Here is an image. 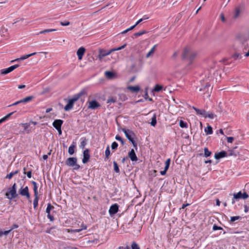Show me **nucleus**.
<instances>
[{"instance_id":"obj_1","label":"nucleus","mask_w":249,"mask_h":249,"mask_svg":"<svg viewBox=\"0 0 249 249\" xmlns=\"http://www.w3.org/2000/svg\"><path fill=\"white\" fill-rule=\"evenodd\" d=\"M196 55V53L192 50L190 48L186 47L184 48L182 54V59L183 60L188 62L187 67L188 69L190 68L189 66L194 62Z\"/></svg>"},{"instance_id":"obj_2","label":"nucleus","mask_w":249,"mask_h":249,"mask_svg":"<svg viewBox=\"0 0 249 249\" xmlns=\"http://www.w3.org/2000/svg\"><path fill=\"white\" fill-rule=\"evenodd\" d=\"M122 131L124 133L127 139L132 143L133 147L137 150V143L134 139L135 138V133L132 131H131L129 129H126L125 128H123Z\"/></svg>"},{"instance_id":"obj_3","label":"nucleus","mask_w":249,"mask_h":249,"mask_svg":"<svg viewBox=\"0 0 249 249\" xmlns=\"http://www.w3.org/2000/svg\"><path fill=\"white\" fill-rule=\"evenodd\" d=\"M5 196L10 200L15 199L18 196V195L17 193V184L16 183H14L11 187L8 188L5 193Z\"/></svg>"},{"instance_id":"obj_4","label":"nucleus","mask_w":249,"mask_h":249,"mask_svg":"<svg viewBox=\"0 0 249 249\" xmlns=\"http://www.w3.org/2000/svg\"><path fill=\"white\" fill-rule=\"evenodd\" d=\"M126 44H124V45H123L121 47H118L117 48H113L108 51H107L104 50H100L99 51V54H98V57L100 59H102V58L105 57L106 56L110 54L113 52L121 50L124 48V47L126 46Z\"/></svg>"},{"instance_id":"obj_5","label":"nucleus","mask_w":249,"mask_h":249,"mask_svg":"<svg viewBox=\"0 0 249 249\" xmlns=\"http://www.w3.org/2000/svg\"><path fill=\"white\" fill-rule=\"evenodd\" d=\"M77 159L76 157H70L66 160L65 164L70 167L73 166V169L77 170L80 168V166L77 164Z\"/></svg>"},{"instance_id":"obj_6","label":"nucleus","mask_w":249,"mask_h":249,"mask_svg":"<svg viewBox=\"0 0 249 249\" xmlns=\"http://www.w3.org/2000/svg\"><path fill=\"white\" fill-rule=\"evenodd\" d=\"M210 84L209 83H207L205 86H204L203 88H199V91L202 92L201 93L202 95H203L204 96H206L209 97L210 96L211 90H210Z\"/></svg>"},{"instance_id":"obj_7","label":"nucleus","mask_w":249,"mask_h":249,"mask_svg":"<svg viewBox=\"0 0 249 249\" xmlns=\"http://www.w3.org/2000/svg\"><path fill=\"white\" fill-rule=\"evenodd\" d=\"M18 193L22 196H25L28 199L30 198V194L29 192V188L27 186L25 187L22 186L18 190Z\"/></svg>"},{"instance_id":"obj_8","label":"nucleus","mask_w":249,"mask_h":249,"mask_svg":"<svg viewBox=\"0 0 249 249\" xmlns=\"http://www.w3.org/2000/svg\"><path fill=\"white\" fill-rule=\"evenodd\" d=\"M119 207V206L117 203H115L110 207L108 212L111 216H112L118 212Z\"/></svg>"},{"instance_id":"obj_9","label":"nucleus","mask_w":249,"mask_h":249,"mask_svg":"<svg viewBox=\"0 0 249 249\" xmlns=\"http://www.w3.org/2000/svg\"><path fill=\"white\" fill-rule=\"evenodd\" d=\"M89 149H86L84 150L83 153V158L82 159V162L84 164L87 163L89 160L90 159V154H89Z\"/></svg>"},{"instance_id":"obj_10","label":"nucleus","mask_w":249,"mask_h":249,"mask_svg":"<svg viewBox=\"0 0 249 249\" xmlns=\"http://www.w3.org/2000/svg\"><path fill=\"white\" fill-rule=\"evenodd\" d=\"M100 107V104L95 100L89 102L88 108L91 109H95Z\"/></svg>"},{"instance_id":"obj_11","label":"nucleus","mask_w":249,"mask_h":249,"mask_svg":"<svg viewBox=\"0 0 249 249\" xmlns=\"http://www.w3.org/2000/svg\"><path fill=\"white\" fill-rule=\"evenodd\" d=\"M86 94V90L85 89H83L78 93L75 94L71 99L75 102L77 101L82 95Z\"/></svg>"},{"instance_id":"obj_12","label":"nucleus","mask_w":249,"mask_h":249,"mask_svg":"<svg viewBox=\"0 0 249 249\" xmlns=\"http://www.w3.org/2000/svg\"><path fill=\"white\" fill-rule=\"evenodd\" d=\"M128 156L132 161H136L138 160V158L133 149L128 152Z\"/></svg>"},{"instance_id":"obj_13","label":"nucleus","mask_w":249,"mask_h":249,"mask_svg":"<svg viewBox=\"0 0 249 249\" xmlns=\"http://www.w3.org/2000/svg\"><path fill=\"white\" fill-rule=\"evenodd\" d=\"M63 121L61 119L55 120L53 123V126L55 128L57 129L61 128L62 125L63 124Z\"/></svg>"},{"instance_id":"obj_14","label":"nucleus","mask_w":249,"mask_h":249,"mask_svg":"<svg viewBox=\"0 0 249 249\" xmlns=\"http://www.w3.org/2000/svg\"><path fill=\"white\" fill-rule=\"evenodd\" d=\"M227 156V153L225 151H222L214 154V158L216 160H219Z\"/></svg>"},{"instance_id":"obj_15","label":"nucleus","mask_w":249,"mask_h":249,"mask_svg":"<svg viewBox=\"0 0 249 249\" xmlns=\"http://www.w3.org/2000/svg\"><path fill=\"white\" fill-rule=\"evenodd\" d=\"M74 102L71 99L68 100L67 104L64 107L65 111H69L73 107Z\"/></svg>"},{"instance_id":"obj_16","label":"nucleus","mask_w":249,"mask_h":249,"mask_svg":"<svg viewBox=\"0 0 249 249\" xmlns=\"http://www.w3.org/2000/svg\"><path fill=\"white\" fill-rule=\"evenodd\" d=\"M86 51L85 48L81 47L77 51V55L79 60H81Z\"/></svg>"},{"instance_id":"obj_17","label":"nucleus","mask_w":249,"mask_h":249,"mask_svg":"<svg viewBox=\"0 0 249 249\" xmlns=\"http://www.w3.org/2000/svg\"><path fill=\"white\" fill-rule=\"evenodd\" d=\"M193 108L196 111L197 115H202L204 117L206 115V111L204 109H200L195 107H193Z\"/></svg>"},{"instance_id":"obj_18","label":"nucleus","mask_w":249,"mask_h":249,"mask_svg":"<svg viewBox=\"0 0 249 249\" xmlns=\"http://www.w3.org/2000/svg\"><path fill=\"white\" fill-rule=\"evenodd\" d=\"M163 89V87L162 85L159 84L155 85L153 89L152 90V92H159L161 91Z\"/></svg>"},{"instance_id":"obj_19","label":"nucleus","mask_w":249,"mask_h":249,"mask_svg":"<svg viewBox=\"0 0 249 249\" xmlns=\"http://www.w3.org/2000/svg\"><path fill=\"white\" fill-rule=\"evenodd\" d=\"M127 89L132 92H138L140 90V88L139 86H128Z\"/></svg>"},{"instance_id":"obj_20","label":"nucleus","mask_w":249,"mask_h":249,"mask_svg":"<svg viewBox=\"0 0 249 249\" xmlns=\"http://www.w3.org/2000/svg\"><path fill=\"white\" fill-rule=\"evenodd\" d=\"M242 198V192L239 191L236 194H233V197L232 199V204H233L235 203L234 199H239Z\"/></svg>"},{"instance_id":"obj_21","label":"nucleus","mask_w":249,"mask_h":249,"mask_svg":"<svg viewBox=\"0 0 249 249\" xmlns=\"http://www.w3.org/2000/svg\"><path fill=\"white\" fill-rule=\"evenodd\" d=\"M82 140L80 143V147L82 149H84L85 147V146L87 144V141L88 140L86 139V137H83L81 139Z\"/></svg>"},{"instance_id":"obj_22","label":"nucleus","mask_w":249,"mask_h":249,"mask_svg":"<svg viewBox=\"0 0 249 249\" xmlns=\"http://www.w3.org/2000/svg\"><path fill=\"white\" fill-rule=\"evenodd\" d=\"M12 71H13V70H12L11 67L10 66V67H9L8 68L1 69L0 70V73L1 74H6L10 73V72H11Z\"/></svg>"},{"instance_id":"obj_23","label":"nucleus","mask_w":249,"mask_h":249,"mask_svg":"<svg viewBox=\"0 0 249 249\" xmlns=\"http://www.w3.org/2000/svg\"><path fill=\"white\" fill-rule=\"evenodd\" d=\"M33 98H34V96H27V97L20 100V101L21 103H25L31 101Z\"/></svg>"},{"instance_id":"obj_24","label":"nucleus","mask_w":249,"mask_h":249,"mask_svg":"<svg viewBox=\"0 0 249 249\" xmlns=\"http://www.w3.org/2000/svg\"><path fill=\"white\" fill-rule=\"evenodd\" d=\"M19 172V170H17L14 172H12L10 173L9 174L7 175V176L5 177L6 178H8L9 179H10L12 178L15 175L18 174Z\"/></svg>"},{"instance_id":"obj_25","label":"nucleus","mask_w":249,"mask_h":249,"mask_svg":"<svg viewBox=\"0 0 249 249\" xmlns=\"http://www.w3.org/2000/svg\"><path fill=\"white\" fill-rule=\"evenodd\" d=\"M157 45L156 44L151 48L150 51L146 55V58L149 57L151 56V54L154 53L155 51V49H156V48L157 47Z\"/></svg>"},{"instance_id":"obj_26","label":"nucleus","mask_w":249,"mask_h":249,"mask_svg":"<svg viewBox=\"0 0 249 249\" xmlns=\"http://www.w3.org/2000/svg\"><path fill=\"white\" fill-rule=\"evenodd\" d=\"M75 145L74 144H71L69 148V149H68V152H69V154L71 155H72L74 154V149H75Z\"/></svg>"},{"instance_id":"obj_27","label":"nucleus","mask_w":249,"mask_h":249,"mask_svg":"<svg viewBox=\"0 0 249 249\" xmlns=\"http://www.w3.org/2000/svg\"><path fill=\"white\" fill-rule=\"evenodd\" d=\"M205 132L207 134H212L213 132V128L211 126L208 125L205 128Z\"/></svg>"},{"instance_id":"obj_28","label":"nucleus","mask_w":249,"mask_h":249,"mask_svg":"<svg viewBox=\"0 0 249 249\" xmlns=\"http://www.w3.org/2000/svg\"><path fill=\"white\" fill-rule=\"evenodd\" d=\"M21 125L24 126V130L26 132V133H29L31 132V130L28 128L29 126L30 125V123L22 124Z\"/></svg>"},{"instance_id":"obj_29","label":"nucleus","mask_w":249,"mask_h":249,"mask_svg":"<svg viewBox=\"0 0 249 249\" xmlns=\"http://www.w3.org/2000/svg\"><path fill=\"white\" fill-rule=\"evenodd\" d=\"M204 156L206 158L210 157L212 154V152L209 150V149L207 147H205L204 148Z\"/></svg>"},{"instance_id":"obj_30","label":"nucleus","mask_w":249,"mask_h":249,"mask_svg":"<svg viewBox=\"0 0 249 249\" xmlns=\"http://www.w3.org/2000/svg\"><path fill=\"white\" fill-rule=\"evenodd\" d=\"M146 33H147V31L146 30H142L134 34L133 36L135 37H137L138 36H142Z\"/></svg>"},{"instance_id":"obj_31","label":"nucleus","mask_w":249,"mask_h":249,"mask_svg":"<svg viewBox=\"0 0 249 249\" xmlns=\"http://www.w3.org/2000/svg\"><path fill=\"white\" fill-rule=\"evenodd\" d=\"M36 53H37L35 52V53H30V54L24 55H23V56H21L19 58V59H20L21 60H24V59H26L29 58L30 56H32L33 55H34L36 54Z\"/></svg>"},{"instance_id":"obj_32","label":"nucleus","mask_w":249,"mask_h":249,"mask_svg":"<svg viewBox=\"0 0 249 249\" xmlns=\"http://www.w3.org/2000/svg\"><path fill=\"white\" fill-rule=\"evenodd\" d=\"M150 124L152 126H155L157 124L156 115L154 114L151 118Z\"/></svg>"},{"instance_id":"obj_33","label":"nucleus","mask_w":249,"mask_h":249,"mask_svg":"<svg viewBox=\"0 0 249 249\" xmlns=\"http://www.w3.org/2000/svg\"><path fill=\"white\" fill-rule=\"evenodd\" d=\"M39 197L38 196H35V198L33 201L34 208L36 209L38 206Z\"/></svg>"},{"instance_id":"obj_34","label":"nucleus","mask_w":249,"mask_h":249,"mask_svg":"<svg viewBox=\"0 0 249 249\" xmlns=\"http://www.w3.org/2000/svg\"><path fill=\"white\" fill-rule=\"evenodd\" d=\"M215 117H216V115L212 112H210V113L206 112V116H204V118H209L210 119H213Z\"/></svg>"},{"instance_id":"obj_35","label":"nucleus","mask_w":249,"mask_h":249,"mask_svg":"<svg viewBox=\"0 0 249 249\" xmlns=\"http://www.w3.org/2000/svg\"><path fill=\"white\" fill-rule=\"evenodd\" d=\"M179 126L181 128H187L188 124L186 122H184L182 120H180L179 122Z\"/></svg>"},{"instance_id":"obj_36","label":"nucleus","mask_w":249,"mask_h":249,"mask_svg":"<svg viewBox=\"0 0 249 249\" xmlns=\"http://www.w3.org/2000/svg\"><path fill=\"white\" fill-rule=\"evenodd\" d=\"M240 13V8L239 7H236L235 9V13L234 15V18H236L238 17L239 14Z\"/></svg>"},{"instance_id":"obj_37","label":"nucleus","mask_w":249,"mask_h":249,"mask_svg":"<svg viewBox=\"0 0 249 249\" xmlns=\"http://www.w3.org/2000/svg\"><path fill=\"white\" fill-rule=\"evenodd\" d=\"M113 163V166H114V170L115 171V172L117 173H120V169H119V166H118L117 162L115 161H114Z\"/></svg>"},{"instance_id":"obj_38","label":"nucleus","mask_w":249,"mask_h":249,"mask_svg":"<svg viewBox=\"0 0 249 249\" xmlns=\"http://www.w3.org/2000/svg\"><path fill=\"white\" fill-rule=\"evenodd\" d=\"M232 57L235 59H241L242 58V54L240 53H235L232 54Z\"/></svg>"},{"instance_id":"obj_39","label":"nucleus","mask_w":249,"mask_h":249,"mask_svg":"<svg viewBox=\"0 0 249 249\" xmlns=\"http://www.w3.org/2000/svg\"><path fill=\"white\" fill-rule=\"evenodd\" d=\"M54 208V207L52 206L50 203H48L46 210V212L47 214L51 213V211Z\"/></svg>"},{"instance_id":"obj_40","label":"nucleus","mask_w":249,"mask_h":249,"mask_svg":"<svg viewBox=\"0 0 249 249\" xmlns=\"http://www.w3.org/2000/svg\"><path fill=\"white\" fill-rule=\"evenodd\" d=\"M105 75L108 78H111L114 76V73L110 71H107L105 72Z\"/></svg>"},{"instance_id":"obj_41","label":"nucleus","mask_w":249,"mask_h":249,"mask_svg":"<svg viewBox=\"0 0 249 249\" xmlns=\"http://www.w3.org/2000/svg\"><path fill=\"white\" fill-rule=\"evenodd\" d=\"M56 29H45L44 30H42V31H41L39 34H45V33H49V32H53V31H56Z\"/></svg>"},{"instance_id":"obj_42","label":"nucleus","mask_w":249,"mask_h":249,"mask_svg":"<svg viewBox=\"0 0 249 249\" xmlns=\"http://www.w3.org/2000/svg\"><path fill=\"white\" fill-rule=\"evenodd\" d=\"M110 154V150H109V145H108L107 147L106 151H105L106 158V159H108V157H109Z\"/></svg>"},{"instance_id":"obj_43","label":"nucleus","mask_w":249,"mask_h":249,"mask_svg":"<svg viewBox=\"0 0 249 249\" xmlns=\"http://www.w3.org/2000/svg\"><path fill=\"white\" fill-rule=\"evenodd\" d=\"M115 139L121 142V144L123 145L124 144V141L122 138L118 135H117L115 137Z\"/></svg>"},{"instance_id":"obj_44","label":"nucleus","mask_w":249,"mask_h":249,"mask_svg":"<svg viewBox=\"0 0 249 249\" xmlns=\"http://www.w3.org/2000/svg\"><path fill=\"white\" fill-rule=\"evenodd\" d=\"M87 229V226L85 225L84 224H82L81 225V229H75L73 230L74 232H79L83 230H85Z\"/></svg>"},{"instance_id":"obj_45","label":"nucleus","mask_w":249,"mask_h":249,"mask_svg":"<svg viewBox=\"0 0 249 249\" xmlns=\"http://www.w3.org/2000/svg\"><path fill=\"white\" fill-rule=\"evenodd\" d=\"M241 218H242V217L241 216H231V217L230 221L231 222H233L235 220H238V219H240Z\"/></svg>"},{"instance_id":"obj_46","label":"nucleus","mask_w":249,"mask_h":249,"mask_svg":"<svg viewBox=\"0 0 249 249\" xmlns=\"http://www.w3.org/2000/svg\"><path fill=\"white\" fill-rule=\"evenodd\" d=\"M131 249H140V247L139 245L135 242H132L131 244Z\"/></svg>"},{"instance_id":"obj_47","label":"nucleus","mask_w":249,"mask_h":249,"mask_svg":"<svg viewBox=\"0 0 249 249\" xmlns=\"http://www.w3.org/2000/svg\"><path fill=\"white\" fill-rule=\"evenodd\" d=\"M118 146V144L117 142H114L112 143L111 144V148L112 150H115L117 148Z\"/></svg>"},{"instance_id":"obj_48","label":"nucleus","mask_w":249,"mask_h":249,"mask_svg":"<svg viewBox=\"0 0 249 249\" xmlns=\"http://www.w3.org/2000/svg\"><path fill=\"white\" fill-rule=\"evenodd\" d=\"M11 230L5 231H0V237H1L3 235H7L10 232Z\"/></svg>"},{"instance_id":"obj_49","label":"nucleus","mask_w":249,"mask_h":249,"mask_svg":"<svg viewBox=\"0 0 249 249\" xmlns=\"http://www.w3.org/2000/svg\"><path fill=\"white\" fill-rule=\"evenodd\" d=\"M213 231L222 230H223V228L222 227H220V226H218L216 224H214L213 226Z\"/></svg>"},{"instance_id":"obj_50","label":"nucleus","mask_w":249,"mask_h":249,"mask_svg":"<svg viewBox=\"0 0 249 249\" xmlns=\"http://www.w3.org/2000/svg\"><path fill=\"white\" fill-rule=\"evenodd\" d=\"M239 152H235L234 150H231L230 151V153L229 154V156L234 155V156H237L238 155Z\"/></svg>"},{"instance_id":"obj_51","label":"nucleus","mask_w":249,"mask_h":249,"mask_svg":"<svg viewBox=\"0 0 249 249\" xmlns=\"http://www.w3.org/2000/svg\"><path fill=\"white\" fill-rule=\"evenodd\" d=\"M33 190L34 192V196H38V193L37 191V186H36L33 187Z\"/></svg>"},{"instance_id":"obj_52","label":"nucleus","mask_w":249,"mask_h":249,"mask_svg":"<svg viewBox=\"0 0 249 249\" xmlns=\"http://www.w3.org/2000/svg\"><path fill=\"white\" fill-rule=\"evenodd\" d=\"M116 102V99L113 97L109 98L107 101V103H115Z\"/></svg>"},{"instance_id":"obj_53","label":"nucleus","mask_w":249,"mask_h":249,"mask_svg":"<svg viewBox=\"0 0 249 249\" xmlns=\"http://www.w3.org/2000/svg\"><path fill=\"white\" fill-rule=\"evenodd\" d=\"M249 196L246 192L242 193V198L243 199H246L249 197Z\"/></svg>"},{"instance_id":"obj_54","label":"nucleus","mask_w":249,"mask_h":249,"mask_svg":"<svg viewBox=\"0 0 249 249\" xmlns=\"http://www.w3.org/2000/svg\"><path fill=\"white\" fill-rule=\"evenodd\" d=\"M60 24L62 25V26H68L70 24V22L68 21H61L60 22Z\"/></svg>"},{"instance_id":"obj_55","label":"nucleus","mask_w":249,"mask_h":249,"mask_svg":"<svg viewBox=\"0 0 249 249\" xmlns=\"http://www.w3.org/2000/svg\"><path fill=\"white\" fill-rule=\"evenodd\" d=\"M47 217L51 221H53L54 220L53 216L51 214V213L47 214Z\"/></svg>"},{"instance_id":"obj_56","label":"nucleus","mask_w":249,"mask_h":249,"mask_svg":"<svg viewBox=\"0 0 249 249\" xmlns=\"http://www.w3.org/2000/svg\"><path fill=\"white\" fill-rule=\"evenodd\" d=\"M16 112V111H13V112H12L11 113L7 114L6 116H4V118L7 120L9 117H10Z\"/></svg>"},{"instance_id":"obj_57","label":"nucleus","mask_w":249,"mask_h":249,"mask_svg":"<svg viewBox=\"0 0 249 249\" xmlns=\"http://www.w3.org/2000/svg\"><path fill=\"white\" fill-rule=\"evenodd\" d=\"M26 175L28 178H31L32 175V170H30V171L27 172Z\"/></svg>"},{"instance_id":"obj_58","label":"nucleus","mask_w":249,"mask_h":249,"mask_svg":"<svg viewBox=\"0 0 249 249\" xmlns=\"http://www.w3.org/2000/svg\"><path fill=\"white\" fill-rule=\"evenodd\" d=\"M233 140H234V138L232 137H227L228 142L231 143L233 142Z\"/></svg>"},{"instance_id":"obj_59","label":"nucleus","mask_w":249,"mask_h":249,"mask_svg":"<svg viewBox=\"0 0 249 249\" xmlns=\"http://www.w3.org/2000/svg\"><path fill=\"white\" fill-rule=\"evenodd\" d=\"M20 103H21V102H20V101L19 100V101L16 102L15 103H13V104H12L11 105H9L8 107H12V106H16V105H18L19 104H20Z\"/></svg>"},{"instance_id":"obj_60","label":"nucleus","mask_w":249,"mask_h":249,"mask_svg":"<svg viewBox=\"0 0 249 249\" xmlns=\"http://www.w3.org/2000/svg\"><path fill=\"white\" fill-rule=\"evenodd\" d=\"M18 225H17V224H13L12 226V227H11V229H10V230H11V231L13 229L18 228Z\"/></svg>"},{"instance_id":"obj_61","label":"nucleus","mask_w":249,"mask_h":249,"mask_svg":"<svg viewBox=\"0 0 249 249\" xmlns=\"http://www.w3.org/2000/svg\"><path fill=\"white\" fill-rule=\"evenodd\" d=\"M220 17L222 21L224 22L225 21V18L224 14H221Z\"/></svg>"},{"instance_id":"obj_62","label":"nucleus","mask_w":249,"mask_h":249,"mask_svg":"<svg viewBox=\"0 0 249 249\" xmlns=\"http://www.w3.org/2000/svg\"><path fill=\"white\" fill-rule=\"evenodd\" d=\"M170 161H171V160H170V159H168L166 160V161H165V165H167V166H170Z\"/></svg>"},{"instance_id":"obj_63","label":"nucleus","mask_w":249,"mask_h":249,"mask_svg":"<svg viewBox=\"0 0 249 249\" xmlns=\"http://www.w3.org/2000/svg\"><path fill=\"white\" fill-rule=\"evenodd\" d=\"M249 207L247 205H244V212L245 213H247L249 212Z\"/></svg>"},{"instance_id":"obj_64","label":"nucleus","mask_w":249,"mask_h":249,"mask_svg":"<svg viewBox=\"0 0 249 249\" xmlns=\"http://www.w3.org/2000/svg\"><path fill=\"white\" fill-rule=\"evenodd\" d=\"M19 66V65L18 64H16V65L11 66V67L13 71H14L15 69H16L17 68H18Z\"/></svg>"}]
</instances>
